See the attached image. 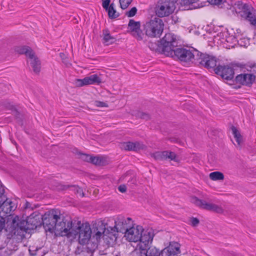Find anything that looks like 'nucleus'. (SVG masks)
<instances>
[{
    "label": "nucleus",
    "mask_w": 256,
    "mask_h": 256,
    "mask_svg": "<svg viewBox=\"0 0 256 256\" xmlns=\"http://www.w3.org/2000/svg\"><path fill=\"white\" fill-rule=\"evenodd\" d=\"M151 156L156 160H162V152H157L152 154Z\"/></svg>",
    "instance_id": "obj_35"
},
{
    "label": "nucleus",
    "mask_w": 256,
    "mask_h": 256,
    "mask_svg": "<svg viewBox=\"0 0 256 256\" xmlns=\"http://www.w3.org/2000/svg\"><path fill=\"white\" fill-rule=\"evenodd\" d=\"M74 234L72 238H78V242L81 244H86L90 241L92 230L88 222H83L80 220H74Z\"/></svg>",
    "instance_id": "obj_4"
},
{
    "label": "nucleus",
    "mask_w": 256,
    "mask_h": 256,
    "mask_svg": "<svg viewBox=\"0 0 256 256\" xmlns=\"http://www.w3.org/2000/svg\"><path fill=\"white\" fill-rule=\"evenodd\" d=\"M137 12V9L136 7L132 8L130 10L127 12L126 16L128 17H132L135 16Z\"/></svg>",
    "instance_id": "obj_36"
},
{
    "label": "nucleus",
    "mask_w": 256,
    "mask_h": 256,
    "mask_svg": "<svg viewBox=\"0 0 256 256\" xmlns=\"http://www.w3.org/2000/svg\"><path fill=\"white\" fill-rule=\"evenodd\" d=\"M164 24L162 19L154 18L144 24L146 34L150 38L160 37L164 30Z\"/></svg>",
    "instance_id": "obj_5"
},
{
    "label": "nucleus",
    "mask_w": 256,
    "mask_h": 256,
    "mask_svg": "<svg viewBox=\"0 0 256 256\" xmlns=\"http://www.w3.org/2000/svg\"><path fill=\"white\" fill-rule=\"evenodd\" d=\"M232 4V2L230 0H224L220 6L221 8L230 9Z\"/></svg>",
    "instance_id": "obj_32"
},
{
    "label": "nucleus",
    "mask_w": 256,
    "mask_h": 256,
    "mask_svg": "<svg viewBox=\"0 0 256 256\" xmlns=\"http://www.w3.org/2000/svg\"><path fill=\"white\" fill-rule=\"evenodd\" d=\"M215 72L220 75L222 78L230 80L234 78V69L228 66H218L215 68Z\"/></svg>",
    "instance_id": "obj_14"
},
{
    "label": "nucleus",
    "mask_w": 256,
    "mask_h": 256,
    "mask_svg": "<svg viewBox=\"0 0 256 256\" xmlns=\"http://www.w3.org/2000/svg\"><path fill=\"white\" fill-rule=\"evenodd\" d=\"M132 256H145L144 254H142V252L140 253H134Z\"/></svg>",
    "instance_id": "obj_43"
},
{
    "label": "nucleus",
    "mask_w": 256,
    "mask_h": 256,
    "mask_svg": "<svg viewBox=\"0 0 256 256\" xmlns=\"http://www.w3.org/2000/svg\"><path fill=\"white\" fill-rule=\"evenodd\" d=\"M175 58L184 62H191L199 64L208 68L216 66L215 58L208 54L200 52L194 48H178L176 50Z\"/></svg>",
    "instance_id": "obj_1"
},
{
    "label": "nucleus",
    "mask_w": 256,
    "mask_h": 256,
    "mask_svg": "<svg viewBox=\"0 0 256 256\" xmlns=\"http://www.w3.org/2000/svg\"><path fill=\"white\" fill-rule=\"evenodd\" d=\"M128 28L131 34L138 40H142L144 34L140 29V24L134 20H130L128 22Z\"/></svg>",
    "instance_id": "obj_15"
},
{
    "label": "nucleus",
    "mask_w": 256,
    "mask_h": 256,
    "mask_svg": "<svg viewBox=\"0 0 256 256\" xmlns=\"http://www.w3.org/2000/svg\"><path fill=\"white\" fill-rule=\"evenodd\" d=\"M143 251L142 254H144L145 256H160L161 254V251L153 246H148V248Z\"/></svg>",
    "instance_id": "obj_24"
},
{
    "label": "nucleus",
    "mask_w": 256,
    "mask_h": 256,
    "mask_svg": "<svg viewBox=\"0 0 256 256\" xmlns=\"http://www.w3.org/2000/svg\"><path fill=\"white\" fill-rule=\"evenodd\" d=\"M120 7L122 9H126L131 4L132 0H119Z\"/></svg>",
    "instance_id": "obj_34"
},
{
    "label": "nucleus",
    "mask_w": 256,
    "mask_h": 256,
    "mask_svg": "<svg viewBox=\"0 0 256 256\" xmlns=\"http://www.w3.org/2000/svg\"><path fill=\"white\" fill-rule=\"evenodd\" d=\"M110 2V0H102V6L105 10L109 8Z\"/></svg>",
    "instance_id": "obj_38"
},
{
    "label": "nucleus",
    "mask_w": 256,
    "mask_h": 256,
    "mask_svg": "<svg viewBox=\"0 0 256 256\" xmlns=\"http://www.w3.org/2000/svg\"><path fill=\"white\" fill-rule=\"evenodd\" d=\"M180 253L179 244L176 242H170L168 246L161 251L162 256H178Z\"/></svg>",
    "instance_id": "obj_16"
},
{
    "label": "nucleus",
    "mask_w": 256,
    "mask_h": 256,
    "mask_svg": "<svg viewBox=\"0 0 256 256\" xmlns=\"http://www.w3.org/2000/svg\"><path fill=\"white\" fill-rule=\"evenodd\" d=\"M96 105L98 107H107L108 105L104 103V102H100V101H96Z\"/></svg>",
    "instance_id": "obj_39"
},
{
    "label": "nucleus",
    "mask_w": 256,
    "mask_h": 256,
    "mask_svg": "<svg viewBox=\"0 0 256 256\" xmlns=\"http://www.w3.org/2000/svg\"><path fill=\"white\" fill-rule=\"evenodd\" d=\"M177 0H159L156 6V14L160 18L168 16L176 8Z\"/></svg>",
    "instance_id": "obj_8"
},
{
    "label": "nucleus",
    "mask_w": 256,
    "mask_h": 256,
    "mask_svg": "<svg viewBox=\"0 0 256 256\" xmlns=\"http://www.w3.org/2000/svg\"><path fill=\"white\" fill-rule=\"evenodd\" d=\"M4 194V189L1 186H0V198L2 199V196Z\"/></svg>",
    "instance_id": "obj_41"
},
{
    "label": "nucleus",
    "mask_w": 256,
    "mask_h": 256,
    "mask_svg": "<svg viewBox=\"0 0 256 256\" xmlns=\"http://www.w3.org/2000/svg\"><path fill=\"white\" fill-rule=\"evenodd\" d=\"M200 223L199 220L196 218H190V224L192 226H197Z\"/></svg>",
    "instance_id": "obj_37"
},
{
    "label": "nucleus",
    "mask_w": 256,
    "mask_h": 256,
    "mask_svg": "<svg viewBox=\"0 0 256 256\" xmlns=\"http://www.w3.org/2000/svg\"><path fill=\"white\" fill-rule=\"evenodd\" d=\"M241 30L240 29H237L236 30V36L238 38L239 37L240 35H241Z\"/></svg>",
    "instance_id": "obj_42"
},
{
    "label": "nucleus",
    "mask_w": 256,
    "mask_h": 256,
    "mask_svg": "<svg viewBox=\"0 0 256 256\" xmlns=\"http://www.w3.org/2000/svg\"><path fill=\"white\" fill-rule=\"evenodd\" d=\"M162 51L163 54L168 56H170L175 58L176 52V50H174V48L176 47V46H172L168 44H162Z\"/></svg>",
    "instance_id": "obj_22"
},
{
    "label": "nucleus",
    "mask_w": 256,
    "mask_h": 256,
    "mask_svg": "<svg viewBox=\"0 0 256 256\" xmlns=\"http://www.w3.org/2000/svg\"><path fill=\"white\" fill-rule=\"evenodd\" d=\"M178 38L172 33L166 34L161 40L162 44L178 46Z\"/></svg>",
    "instance_id": "obj_21"
},
{
    "label": "nucleus",
    "mask_w": 256,
    "mask_h": 256,
    "mask_svg": "<svg viewBox=\"0 0 256 256\" xmlns=\"http://www.w3.org/2000/svg\"><path fill=\"white\" fill-rule=\"evenodd\" d=\"M254 78V76L252 74H242L237 76L236 80L237 83L247 86L252 84Z\"/></svg>",
    "instance_id": "obj_20"
},
{
    "label": "nucleus",
    "mask_w": 256,
    "mask_h": 256,
    "mask_svg": "<svg viewBox=\"0 0 256 256\" xmlns=\"http://www.w3.org/2000/svg\"><path fill=\"white\" fill-rule=\"evenodd\" d=\"M106 236L107 237V240H105L106 243L109 244H112L115 242L116 240L117 236L116 234H113L112 232L108 233V234H106Z\"/></svg>",
    "instance_id": "obj_30"
},
{
    "label": "nucleus",
    "mask_w": 256,
    "mask_h": 256,
    "mask_svg": "<svg viewBox=\"0 0 256 256\" xmlns=\"http://www.w3.org/2000/svg\"><path fill=\"white\" fill-rule=\"evenodd\" d=\"M103 42L106 46L112 44L116 41V38L110 35L107 30H103Z\"/></svg>",
    "instance_id": "obj_23"
},
{
    "label": "nucleus",
    "mask_w": 256,
    "mask_h": 256,
    "mask_svg": "<svg viewBox=\"0 0 256 256\" xmlns=\"http://www.w3.org/2000/svg\"><path fill=\"white\" fill-rule=\"evenodd\" d=\"M120 147L121 149L126 150H138L143 149L144 146L139 142H124L120 144Z\"/></svg>",
    "instance_id": "obj_19"
},
{
    "label": "nucleus",
    "mask_w": 256,
    "mask_h": 256,
    "mask_svg": "<svg viewBox=\"0 0 256 256\" xmlns=\"http://www.w3.org/2000/svg\"><path fill=\"white\" fill-rule=\"evenodd\" d=\"M102 82V80L100 76L96 74H94L87 76L83 79H76L75 84L77 86L81 87L90 84H99Z\"/></svg>",
    "instance_id": "obj_13"
},
{
    "label": "nucleus",
    "mask_w": 256,
    "mask_h": 256,
    "mask_svg": "<svg viewBox=\"0 0 256 256\" xmlns=\"http://www.w3.org/2000/svg\"><path fill=\"white\" fill-rule=\"evenodd\" d=\"M106 10L108 11V16L110 18H114L118 16L116 10L114 9L113 4H110L109 8Z\"/></svg>",
    "instance_id": "obj_29"
},
{
    "label": "nucleus",
    "mask_w": 256,
    "mask_h": 256,
    "mask_svg": "<svg viewBox=\"0 0 256 256\" xmlns=\"http://www.w3.org/2000/svg\"><path fill=\"white\" fill-rule=\"evenodd\" d=\"M40 216L36 212H34L28 216L26 220L18 222V218L16 216L13 220L8 222L6 230L10 231V233L15 234L18 229L26 231L28 230L36 228L40 224Z\"/></svg>",
    "instance_id": "obj_3"
},
{
    "label": "nucleus",
    "mask_w": 256,
    "mask_h": 256,
    "mask_svg": "<svg viewBox=\"0 0 256 256\" xmlns=\"http://www.w3.org/2000/svg\"><path fill=\"white\" fill-rule=\"evenodd\" d=\"M60 220V214L59 212L52 210L45 214L43 218V226L46 232L55 233L57 224Z\"/></svg>",
    "instance_id": "obj_9"
},
{
    "label": "nucleus",
    "mask_w": 256,
    "mask_h": 256,
    "mask_svg": "<svg viewBox=\"0 0 256 256\" xmlns=\"http://www.w3.org/2000/svg\"><path fill=\"white\" fill-rule=\"evenodd\" d=\"M142 118L147 119L149 118V116L147 114H142Z\"/></svg>",
    "instance_id": "obj_44"
},
{
    "label": "nucleus",
    "mask_w": 256,
    "mask_h": 256,
    "mask_svg": "<svg viewBox=\"0 0 256 256\" xmlns=\"http://www.w3.org/2000/svg\"><path fill=\"white\" fill-rule=\"evenodd\" d=\"M13 219H14V218H8L6 222L5 218L4 217H3L2 216H0V232L2 231V230L4 228H5L6 230V232H8L6 230V228L8 226V224H7L8 222L10 220H12ZM8 232H10V231H8Z\"/></svg>",
    "instance_id": "obj_31"
},
{
    "label": "nucleus",
    "mask_w": 256,
    "mask_h": 256,
    "mask_svg": "<svg viewBox=\"0 0 256 256\" xmlns=\"http://www.w3.org/2000/svg\"><path fill=\"white\" fill-rule=\"evenodd\" d=\"M168 159L174 162L178 161V156L174 152L170 151L162 152V160Z\"/></svg>",
    "instance_id": "obj_25"
},
{
    "label": "nucleus",
    "mask_w": 256,
    "mask_h": 256,
    "mask_svg": "<svg viewBox=\"0 0 256 256\" xmlns=\"http://www.w3.org/2000/svg\"><path fill=\"white\" fill-rule=\"evenodd\" d=\"M64 55L63 54H60V56H62Z\"/></svg>",
    "instance_id": "obj_45"
},
{
    "label": "nucleus",
    "mask_w": 256,
    "mask_h": 256,
    "mask_svg": "<svg viewBox=\"0 0 256 256\" xmlns=\"http://www.w3.org/2000/svg\"><path fill=\"white\" fill-rule=\"evenodd\" d=\"M232 132L234 138L237 142L238 146H240L243 142V138L240 132L234 126H232L231 128Z\"/></svg>",
    "instance_id": "obj_26"
},
{
    "label": "nucleus",
    "mask_w": 256,
    "mask_h": 256,
    "mask_svg": "<svg viewBox=\"0 0 256 256\" xmlns=\"http://www.w3.org/2000/svg\"><path fill=\"white\" fill-rule=\"evenodd\" d=\"M86 160L87 161H90L91 162H92L94 164H96V165H100L102 164V160L103 158L102 157H98V156H86Z\"/></svg>",
    "instance_id": "obj_28"
},
{
    "label": "nucleus",
    "mask_w": 256,
    "mask_h": 256,
    "mask_svg": "<svg viewBox=\"0 0 256 256\" xmlns=\"http://www.w3.org/2000/svg\"><path fill=\"white\" fill-rule=\"evenodd\" d=\"M154 236L152 230H144L142 226L134 224L124 232V236L130 242H138L136 249L146 250L151 244Z\"/></svg>",
    "instance_id": "obj_2"
},
{
    "label": "nucleus",
    "mask_w": 256,
    "mask_h": 256,
    "mask_svg": "<svg viewBox=\"0 0 256 256\" xmlns=\"http://www.w3.org/2000/svg\"><path fill=\"white\" fill-rule=\"evenodd\" d=\"M233 10L240 16L247 20L252 25L256 26V16L252 12V8L240 2L235 3Z\"/></svg>",
    "instance_id": "obj_7"
},
{
    "label": "nucleus",
    "mask_w": 256,
    "mask_h": 256,
    "mask_svg": "<svg viewBox=\"0 0 256 256\" xmlns=\"http://www.w3.org/2000/svg\"><path fill=\"white\" fill-rule=\"evenodd\" d=\"M134 224L132 220L129 217L118 216L115 219L114 228L117 232H125Z\"/></svg>",
    "instance_id": "obj_12"
},
{
    "label": "nucleus",
    "mask_w": 256,
    "mask_h": 256,
    "mask_svg": "<svg viewBox=\"0 0 256 256\" xmlns=\"http://www.w3.org/2000/svg\"><path fill=\"white\" fill-rule=\"evenodd\" d=\"M16 51L20 54H24L28 58V62L30 64L36 73H38L40 70V60L36 57L33 50L28 46H18Z\"/></svg>",
    "instance_id": "obj_10"
},
{
    "label": "nucleus",
    "mask_w": 256,
    "mask_h": 256,
    "mask_svg": "<svg viewBox=\"0 0 256 256\" xmlns=\"http://www.w3.org/2000/svg\"><path fill=\"white\" fill-rule=\"evenodd\" d=\"M209 178L212 180H221L224 179V175L220 172H214L210 174Z\"/></svg>",
    "instance_id": "obj_27"
},
{
    "label": "nucleus",
    "mask_w": 256,
    "mask_h": 256,
    "mask_svg": "<svg viewBox=\"0 0 256 256\" xmlns=\"http://www.w3.org/2000/svg\"><path fill=\"white\" fill-rule=\"evenodd\" d=\"M93 237L96 240H98L100 238H102L104 240H107L106 236V228L103 224L101 222H98L93 226Z\"/></svg>",
    "instance_id": "obj_17"
},
{
    "label": "nucleus",
    "mask_w": 256,
    "mask_h": 256,
    "mask_svg": "<svg viewBox=\"0 0 256 256\" xmlns=\"http://www.w3.org/2000/svg\"><path fill=\"white\" fill-rule=\"evenodd\" d=\"M190 202L200 208L212 211L213 212L222 214L224 212V209L219 205L213 203L208 202L206 200L198 198L195 196H192L190 198Z\"/></svg>",
    "instance_id": "obj_11"
},
{
    "label": "nucleus",
    "mask_w": 256,
    "mask_h": 256,
    "mask_svg": "<svg viewBox=\"0 0 256 256\" xmlns=\"http://www.w3.org/2000/svg\"><path fill=\"white\" fill-rule=\"evenodd\" d=\"M198 1V0H178V2L181 6H189Z\"/></svg>",
    "instance_id": "obj_33"
},
{
    "label": "nucleus",
    "mask_w": 256,
    "mask_h": 256,
    "mask_svg": "<svg viewBox=\"0 0 256 256\" xmlns=\"http://www.w3.org/2000/svg\"><path fill=\"white\" fill-rule=\"evenodd\" d=\"M15 204L10 200L6 199L0 206V216L3 217L15 210Z\"/></svg>",
    "instance_id": "obj_18"
},
{
    "label": "nucleus",
    "mask_w": 256,
    "mask_h": 256,
    "mask_svg": "<svg viewBox=\"0 0 256 256\" xmlns=\"http://www.w3.org/2000/svg\"><path fill=\"white\" fill-rule=\"evenodd\" d=\"M118 189L119 191L122 192H124L126 190V186H124V185L120 186H118Z\"/></svg>",
    "instance_id": "obj_40"
},
{
    "label": "nucleus",
    "mask_w": 256,
    "mask_h": 256,
    "mask_svg": "<svg viewBox=\"0 0 256 256\" xmlns=\"http://www.w3.org/2000/svg\"><path fill=\"white\" fill-rule=\"evenodd\" d=\"M74 220L70 218H64L60 216V220L57 224L54 234L56 236H66L72 238L74 234Z\"/></svg>",
    "instance_id": "obj_6"
}]
</instances>
